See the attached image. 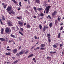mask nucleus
<instances>
[{"label":"nucleus","mask_w":64,"mask_h":64,"mask_svg":"<svg viewBox=\"0 0 64 64\" xmlns=\"http://www.w3.org/2000/svg\"><path fill=\"white\" fill-rule=\"evenodd\" d=\"M19 33L22 36H24V34H23V33H22L21 32H19Z\"/></svg>","instance_id":"obj_25"},{"label":"nucleus","mask_w":64,"mask_h":64,"mask_svg":"<svg viewBox=\"0 0 64 64\" xmlns=\"http://www.w3.org/2000/svg\"><path fill=\"white\" fill-rule=\"evenodd\" d=\"M32 60L33 61H35V60H36V59L35 58H34Z\"/></svg>","instance_id":"obj_45"},{"label":"nucleus","mask_w":64,"mask_h":64,"mask_svg":"<svg viewBox=\"0 0 64 64\" xmlns=\"http://www.w3.org/2000/svg\"><path fill=\"white\" fill-rule=\"evenodd\" d=\"M19 54L20 55H22V54H23V52L21 51L19 53Z\"/></svg>","instance_id":"obj_16"},{"label":"nucleus","mask_w":64,"mask_h":64,"mask_svg":"<svg viewBox=\"0 0 64 64\" xmlns=\"http://www.w3.org/2000/svg\"><path fill=\"white\" fill-rule=\"evenodd\" d=\"M5 19H6V18H5V16H3L2 17V20L4 21H5Z\"/></svg>","instance_id":"obj_10"},{"label":"nucleus","mask_w":64,"mask_h":64,"mask_svg":"<svg viewBox=\"0 0 64 64\" xmlns=\"http://www.w3.org/2000/svg\"><path fill=\"white\" fill-rule=\"evenodd\" d=\"M4 29H3V28H2V31L3 32H4Z\"/></svg>","instance_id":"obj_48"},{"label":"nucleus","mask_w":64,"mask_h":64,"mask_svg":"<svg viewBox=\"0 0 64 64\" xmlns=\"http://www.w3.org/2000/svg\"><path fill=\"white\" fill-rule=\"evenodd\" d=\"M48 17L49 18H50V19H51V16H50V15H49L48 16Z\"/></svg>","instance_id":"obj_40"},{"label":"nucleus","mask_w":64,"mask_h":64,"mask_svg":"<svg viewBox=\"0 0 64 64\" xmlns=\"http://www.w3.org/2000/svg\"><path fill=\"white\" fill-rule=\"evenodd\" d=\"M62 44H60V47H62Z\"/></svg>","instance_id":"obj_56"},{"label":"nucleus","mask_w":64,"mask_h":64,"mask_svg":"<svg viewBox=\"0 0 64 64\" xmlns=\"http://www.w3.org/2000/svg\"><path fill=\"white\" fill-rule=\"evenodd\" d=\"M18 51V50L16 49L14 50H13V53H17V52Z\"/></svg>","instance_id":"obj_6"},{"label":"nucleus","mask_w":64,"mask_h":64,"mask_svg":"<svg viewBox=\"0 0 64 64\" xmlns=\"http://www.w3.org/2000/svg\"><path fill=\"white\" fill-rule=\"evenodd\" d=\"M8 26L11 27L12 26H13V25L12 24L11 22H8Z\"/></svg>","instance_id":"obj_4"},{"label":"nucleus","mask_w":64,"mask_h":64,"mask_svg":"<svg viewBox=\"0 0 64 64\" xmlns=\"http://www.w3.org/2000/svg\"><path fill=\"white\" fill-rule=\"evenodd\" d=\"M46 46V45H45V44H42L41 45V47H42L44 48V47H45Z\"/></svg>","instance_id":"obj_11"},{"label":"nucleus","mask_w":64,"mask_h":64,"mask_svg":"<svg viewBox=\"0 0 64 64\" xmlns=\"http://www.w3.org/2000/svg\"><path fill=\"white\" fill-rule=\"evenodd\" d=\"M1 34H3V32L1 31Z\"/></svg>","instance_id":"obj_49"},{"label":"nucleus","mask_w":64,"mask_h":64,"mask_svg":"<svg viewBox=\"0 0 64 64\" xmlns=\"http://www.w3.org/2000/svg\"><path fill=\"white\" fill-rule=\"evenodd\" d=\"M58 20L59 21H60V18H59V17H58Z\"/></svg>","instance_id":"obj_30"},{"label":"nucleus","mask_w":64,"mask_h":64,"mask_svg":"<svg viewBox=\"0 0 64 64\" xmlns=\"http://www.w3.org/2000/svg\"><path fill=\"white\" fill-rule=\"evenodd\" d=\"M11 37H13V38H16V36L14 35L11 34Z\"/></svg>","instance_id":"obj_17"},{"label":"nucleus","mask_w":64,"mask_h":64,"mask_svg":"<svg viewBox=\"0 0 64 64\" xmlns=\"http://www.w3.org/2000/svg\"><path fill=\"white\" fill-rule=\"evenodd\" d=\"M58 38L60 39V38H61V33H59L58 34Z\"/></svg>","instance_id":"obj_12"},{"label":"nucleus","mask_w":64,"mask_h":64,"mask_svg":"<svg viewBox=\"0 0 64 64\" xmlns=\"http://www.w3.org/2000/svg\"><path fill=\"white\" fill-rule=\"evenodd\" d=\"M15 28L14 27H12V29L13 30H15Z\"/></svg>","instance_id":"obj_35"},{"label":"nucleus","mask_w":64,"mask_h":64,"mask_svg":"<svg viewBox=\"0 0 64 64\" xmlns=\"http://www.w3.org/2000/svg\"><path fill=\"white\" fill-rule=\"evenodd\" d=\"M34 62H35V63H36V60H34Z\"/></svg>","instance_id":"obj_60"},{"label":"nucleus","mask_w":64,"mask_h":64,"mask_svg":"<svg viewBox=\"0 0 64 64\" xmlns=\"http://www.w3.org/2000/svg\"><path fill=\"white\" fill-rule=\"evenodd\" d=\"M18 62V60L14 62V64H16V63H17Z\"/></svg>","instance_id":"obj_28"},{"label":"nucleus","mask_w":64,"mask_h":64,"mask_svg":"<svg viewBox=\"0 0 64 64\" xmlns=\"http://www.w3.org/2000/svg\"><path fill=\"white\" fill-rule=\"evenodd\" d=\"M52 23H50L49 24V26L50 27V28H51L52 27Z\"/></svg>","instance_id":"obj_15"},{"label":"nucleus","mask_w":64,"mask_h":64,"mask_svg":"<svg viewBox=\"0 0 64 64\" xmlns=\"http://www.w3.org/2000/svg\"><path fill=\"white\" fill-rule=\"evenodd\" d=\"M48 36L49 37H50V34H48Z\"/></svg>","instance_id":"obj_51"},{"label":"nucleus","mask_w":64,"mask_h":64,"mask_svg":"<svg viewBox=\"0 0 64 64\" xmlns=\"http://www.w3.org/2000/svg\"><path fill=\"white\" fill-rule=\"evenodd\" d=\"M21 10V8H20L18 9V11H19Z\"/></svg>","instance_id":"obj_50"},{"label":"nucleus","mask_w":64,"mask_h":64,"mask_svg":"<svg viewBox=\"0 0 64 64\" xmlns=\"http://www.w3.org/2000/svg\"><path fill=\"white\" fill-rule=\"evenodd\" d=\"M56 53V52H53V54H55V53Z\"/></svg>","instance_id":"obj_55"},{"label":"nucleus","mask_w":64,"mask_h":64,"mask_svg":"<svg viewBox=\"0 0 64 64\" xmlns=\"http://www.w3.org/2000/svg\"><path fill=\"white\" fill-rule=\"evenodd\" d=\"M22 48V46H20V47H19V48L20 49H21V48Z\"/></svg>","instance_id":"obj_52"},{"label":"nucleus","mask_w":64,"mask_h":64,"mask_svg":"<svg viewBox=\"0 0 64 64\" xmlns=\"http://www.w3.org/2000/svg\"><path fill=\"white\" fill-rule=\"evenodd\" d=\"M26 25V23H25L24 24V26H25V25Z\"/></svg>","instance_id":"obj_62"},{"label":"nucleus","mask_w":64,"mask_h":64,"mask_svg":"<svg viewBox=\"0 0 64 64\" xmlns=\"http://www.w3.org/2000/svg\"><path fill=\"white\" fill-rule=\"evenodd\" d=\"M50 58L49 57H47L46 59H50Z\"/></svg>","instance_id":"obj_46"},{"label":"nucleus","mask_w":64,"mask_h":64,"mask_svg":"<svg viewBox=\"0 0 64 64\" xmlns=\"http://www.w3.org/2000/svg\"><path fill=\"white\" fill-rule=\"evenodd\" d=\"M50 37L49 36L48 38V39H50Z\"/></svg>","instance_id":"obj_58"},{"label":"nucleus","mask_w":64,"mask_h":64,"mask_svg":"<svg viewBox=\"0 0 64 64\" xmlns=\"http://www.w3.org/2000/svg\"><path fill=\"white\" fill-rule=\"evenodd\" d=\"M6 55L8 56V55H10V53L8 52V53H6Z\"/></svg>","instance_id":"obj_19"},{"label":"nucleus","mask_w":64,"mask_h":64,"mask_svg":"<svg viewBox=\"0 0 64 64\" xmlns=\"http://www.w3.org/2000/svg\"><path fill=\"white\" fill-rule=\"evenodd\" d=\"M36 1L37 4H38V3H39V4H40V1H39V0H36Z\"/></svg>","instance_id":"obj_18"},{"label":"nucleus","mask_w":64,"mask_h":64,"mask_svg":"<svg viewBox=\"0 0 64 64\" xmlns=\"http://www.w3.org/2000/svg\"><path fill=\"white\" fill-rule=\"evenodd\" d=\"M28 4H30V2L29 1V0H28Z\"/></svg>","instance_id":"obj_44"},{"label":"nucleus","mask_w":64,"mask_h":64,"mask_svg":"<svg viewBox=\"0 0 64 64\" xmlns=\"http://www.w3.org/2000/svg\"><path fill=\"white\" fill-rule=\"evenodd\" d=\"M18 24L19 25H20V26H21V27H22V26H23V25H24L23 23L21 22V21H19L18 22Z\"/></svg>","instance_id":"obj_2"},{"label":"nucleus","mask_w":64,"mask_h":64,"mask_svg":"<svg viewBox=\"0 0 64 64\" xmlns=\"http://www.w3.org/2000/svg\"><path fill=\"white\" fill-rule=\"evenodd\" d=\"M34 18H36V16H34Z\"/></svg>","instance_id":"obj_63"},{"label":"nucleus","mask_w":64,"mask_h":64,"mask_svg":"<svg viewBox=\"0 0 64 64\" xmlns=\"http://www.w3.org/2000/svg\"><path fill=\"white\" fill-rule=\"evenodd\" d=\"M57 14V12L56 11H54V13H52V15L53 16H55L56 14Z\"/></svg>","instance_id":"obj_7"},{"label":"nucleus","mask_w":64,"mask_h":64,"mask_svg":"<svg viewBox=\"0 0 64 64\" xmlns=\"http://www.w3.org/2000/svg\"><path fill=\"white\" fill-rule=\"evenodd\" d=\"M8 38H6V41H7V42H8Z\"/></svg>","instance_id":"obj_47"},{"label":"nucleus","mask_w":64,"mask_h":64,"mask_svg":"<svg viewBox=\"0 0 64 64\" xmlns=\"http://www.w3.org/2000/svg\"><path fill=\"white\" fill-rule=\"evenodd\" d=\"M50 8H51V6H49L46 8L45 11H46V14H48L49 13V11Z\"/></svg>","instance_id":"obj_1"},{"label":"nucleus","mask_w":64,"mask_h":64,"mask_svg":"<svg viewBox=\"0 0 64 64\" xmlns=\"http://www.w3.org/2000/svg\"><path fill=\"white\" fill-rule=\"evenodd\" d=\"M26 27L30 29L31 28V26L30 24H27Z\"/></svg>","instance_id":"obj_8"},{"label":"nucleus","mask_w":64,"mask_h":64,"mask_svg":"<svg viewBox=\"0 0 64 64\" xmlns=\"http://www.w3.org/2000/svg\"><path fill=\"white\" fill-rule=\"evenodd\" d=\"M12 14L13 15H15L16 14L15 12H14V11L13 10Z\"/></svg>","instance_id":"obj_26"},{"label":"nucleus","mask_w":64,"mask_h":64,"mask_svg":"<svg viewBox=\"0 0 64 64\" xmlns=\"http://www.w3.org/2000/svg\"><path fill=\"white\" fill-rule=\"evenodd\" d=\"M40 16L41 17H43L44 16V14L43 13H41L40 14Z\"/></svg>","instance_id":"obj_24"},{"label":"nucleus","mask_w":64,"mask_h":64,"mask_svg":"<svg viewBox=\"0 0 64 64\" xmlns=\"http://www.w3.org/2000/svg\"><path fill=\"white\" fill-rule=\"evenodd\" d=\"M13 10H12L10 11L9 12H8L9 14H10V15H11L12 13Z\"/></svg>","instance_id":"obj_20"},{"label":"nucleus","mask_w":64,"mask_h":64,"mask_svg":"<svg viewBox=\"0 0 64 64\" xmlns=\"http://www.w3.org/2000/svg\"><path fill=\"white\" fill-rule=\"evenodd\" d=\"M9 32H11V30L10 29V30H9L8 28H6V32L8 33H9Z\"/></svg>","instance_id":"obj_5"},{"label":"nucleus","mask_w":64,"mask_h":64,"mask_svg":"<svg viewBox=\"0 0 64 64\" xmlns=\"http://www.w3.org/2000/svg\"><path fill=\"white\" fill-rule=\"evenodd\" d=\"M28 53H29V52H28V51H27L25 53V54H28Z\"/></svg>","instance_id":"obj_31"},{"label":"nucleus","mask_w":64,"mask_h":64,"mask_svg":"<svg viewBox=\"0 0 64 64\" xmlns=\"http://www.w3.org/2000/svg\"><path fill=\"white\" fill-rule=\"evenodd\" d=\"M62 25H63V23L60 24V26H62Z\"/></svg>","instance_id":"obj_61"},{"label":"nucleus","mask_w":64,"mask_h":64,"mask_svg":"<svg viewBox=\"0 0 64 64\" xmlns=\"http://www.w3.org/2000/svg\"><path fill=\"white\" fill-rule=\"evenodd\" d=\"M8 51H11V50L10 49H7Z\"/></svg>","instance_id":"obj_39"},{"label":"nucleus","mask_w":64,"mask_h":64,"mask_svg":"<svg viewBox=\"0 0 64 64\" xmlns=\"http://www.w3.org/2000/svg\"><path fill=\"white\" fill-rule=\"evenodd\" d=\"M45 31H46V28H45V26H44L43 30V32H44Z\"/></svg>","instance_id":"obj_21"},{"label":"nucleus","mask_w":64,"mask_h":64,"mask_svg":"<svg viewBox=\"0 0 64 64\" xmlns=\"http://www.w3.org/2000/svg\"><path fill=\"white\" fill-rule=\"evenodd\" d=\"M44 50V48H40V50Z\"/></svg>","instance_id":"obj_41"},{"label":"nucleus","mask_w":64,"mask_h":64,"mask_svg":"<svg viewBox=\"0 0 64 64\" xmlns=\"http://www.w3.org/2000/svg\"><path fill=\"white\" fill-rule=\"evenodd\" d=\"M12 7L8 6L6 9V11L8 12H9L11 10H12Z\"/></svg>","instance_id":"obj_3"},{"label":"nucleus","mask_w":64,"mask_h":64,"mask_svg":"<svg viewBox=\"0 0 64 64\" xmlns=\"http://www.w3.org/2000/svg\"><path fill=\"white\" fill-rule=\"evenodd\" d=\"M50 54H53V52H50Z\"/></svg>","instance_id":"obj_53"},{"label":"nucleus","mask_w":64,"mask_h":64,"mask_svg":"<svg viewBox=\"0 0 64 64\" xmlns=\"http://www.w3.org/2000/svg\"><path fill=\"white\" fill-rule=\"evenodd\" d=\"M17 18L18 19V20H20V18L18 17Z\"/></svg>","instance_id":"obj_59"},{"label":"nucleus","mask_w":64,"mask_h":64,"mask_svg":"<svg viewBox=\"0 0 64 64\" xmlns=\"http://www.w3.org/2000/svg\"><path fill=\"white\" fill-rule=\"evenodd\" d=\"M0 41H6V40L3 38H0Z\"/></svg>","instance_id":"obj_9"},{"label":"nucleus","mask_w":64,"mask_h":64,"mask_svg":"<svg viewBox=\"0 0 64 64\" xmlns=\"http://www.w3.org/2000/svg\"><path fill=\"white\" fill-rule=\"evenodd\" d=\"M33 56H34V55L33 54H32L28 56V58H30V57H33Z\"/></svg>","instance_id":"obj_13"},{"label":"nucleus","mask_w":64,"mask_h":64,"mask_svg":"<svg viewBox=\"0 0 64 64\" xmlns=\"http://www.w3.org/2000/svg\"><path fill=\"white\" fill-rule=\"evenodd\" d=\"M34 37L35 39H37V37H36V36H34Z\"/></svg>","instance_id":"obj_37"},{"label":"nucleus","mask_w":64,"mask_h":64,"mask_svg":"<svg viewBox=\"0 0 64 64\" xmlns=\"http://www.w3.org/2000/svg\"><path fill=\"white\" fill-rule=\"evenodd\" d=\"M34 10H37V8H36V7H34Z\"/></svg>","instance_id":"obj_38"},{"label":"nucleus","mask_w":64,"mask_h":64,"mask_svg":"<svg viewBox=\"0 0 64 64\" xmlns=\"http://www.w3.org/2000/svg\"><path fill=\"white\" fill-rule=\"evenodd\" d=\"M20 30L22 32H23V28H20Z\"/></svg>","instance_id":"obj_36"},{"label":"nucleus","mask_w":64,"mask_h":64,"mask_svg":"<svg viewBox=\"0 0 64 64\" xmlns=\"http://www.w3.org/2000/svg\"><path fill=\"white\" fill-rule=\"evenodd\" d=\"M12 0L14 3L15 4H17V2H16V1L15 0Z\"/></svg>","instance_id":"obj_22"},{"label":"nucleus","mask_w":64,"mask_h":64,"mask_svg":"<svg viewBox=\"0 0 64 64\" xmlns=\"http://www.w3.org/2000/svg\"><path fill=\"white\" fill-rule=\"evenodd\" d=\"M40 48L38 47V48H36V50L37 49H39Z\"/></svg>","instance_id":"obj_57"},{"label":"nucleus","mask_w":64,"mask_h":64,"mask_svg":"<svg viewBox=\"0 0 64 64\" xmlns=\"http://www.w3.org/2000/svg\"><path fill=\"white\" fill-rule=\"evenodd\" d=\"M19 5L20 6V7H22V5H21V2H20Z\"/></svg>","instance_id":"obj_29"},{"label":"nucleus","mask_w":64,"mask_h":64,"mask_svg":"<svg viewBox=\"0 0 64 64\" xmlns=\"http://www.w3.org/2000/svg\"><path fill=\"white\" fill-rule=\"evenodd\" d=\"M57 20H56L55 22V24H57Z\"/></svg>","instance_id":"obj_42"},{"label":"nucleus","mask_w":64,"mask_h":64,"mask_svg":"<svg viewBox=\"0 0 64 64\" xmlns=\"http://www.w3.org/2000/svg\"><path fill=\"white\" fill-rule=\"evenodd\" d=\"M39 27H40V29H41H41H42V26H41V25H40Z\"/></svg>","instance_id":"obj_23"},{"label":"nucleus","mask_w":64,"mask_h":64,"mask_svg":"<svg viewBox=\"0 0 64 64\" xmlns=\"http://www.w3.org/2000/svg\"><path fill=\"white\" fill-rule=\"evenodd\" d=\"M0 22L2 24H3V22H2V19L1 18L0 19Z\"/></svg>","instance_id":"obj_34"},{"label":"nucleus","mask_w":64,"mask_h":64,"mask_svg":"<svg viewBox=\"0 0 64 64\" xmlns=\"http://www.w3.org/2000/svg\"><path fill=\"white\" fill-rule=\"evenodd\" d=\"M42 9H43V8H38V11H41V10H42Z\"/></svg>","instance_id":"obj_14"},{"label":"nucleus","mask_w":64,"mask_h":64,"mask_svg":"<svg viewBox=\"0 0 64 64\" xmlns=\"http://www.w3.org/2000/svg\"><path fill=\"white\" fill-rule=\"evenodd\" d=\"M2 6H5V4H2Z\"/></svg>","instance_id":"obj_54"},{"label":"nucleus","mask_w":64,"mask_h":64,"mask_svg":"<svg viewBox=\"0 0 64 64\" xmlns=\"http://www.w3.org/2000/svg\"><path fill=\"white\" fill-rule=\"evenodd\" d=\"M48 41L49 42H51V39H48Z\"/></svg>","instance_id":"obj_43"},{"label":"nucleus","mask_w":64,"mask_h":64,"mask_svg":"<svg viewBox=\"0 0 64 64\" xmlns=\"http://www.w3.org/2000/svg\"><path fill=\"white\" fill-rule=\"evenodd\" d=\"M53 47L55 48H57V46L55 44H54L53 46Z\"/></svg>","instance_id":"obj_27"},{"label":"nucleus","mask_w":64,"mask_h":64,"mask_svg":"<svg viewBox=\"0 0 64 64\" xmlns=\"http://www.w3.org/2000/svg\"><path fill=\"white\" fill-rule=\"evenodd\" d=\"M63 27L62 26L61 27L60 30V31H61V30H63Z\"/></svg>","instance_id":"obj_33"},{"label":"nucleus","mask_w":64,"mask_h":64,"mask_svg":"<svg viewBox=\"0 0 64 64\" xmlns=\"http://www.w3.org/2000/svg\"><path fill=\"white\" fill-rule=\"evenodd\" d=\"M7 6V5H4V9H6V7Z\"/></svg>","instance_id":"obj_32"},{"label":"nucleus","mask_w":64,"mask_h":64,"mask_svg":"<svg viewBox=\"0 0 64 64\" xmlns=\"http://www.w3.org/2000/svg\"><path fill=\"white\" fill-rule=\"evenodd\" d=\"M27 1H28V0H24V1L25 2H27Z\"/></svg>","instance_id":"obj_64"}]
</instances>
